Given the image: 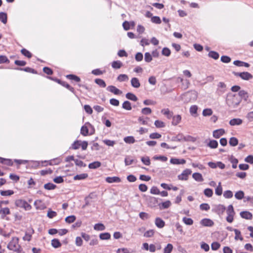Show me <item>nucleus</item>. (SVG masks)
Masks as SVG:
<instances>
[{"label":"nucleus","instance_id":"f257e3e1","mask_svg":"<svg viewBox=\"0 0 253 253\" xmlns=\"http://www.w3.org/2000/svg\"><path fill=\"white\" fill-rule=\"evenodd\" d=\"M241 102V98L237 94L229 93L226 98V103L231 109L236 108Z\"/></svg>","mask_w":253,"mask_h":253},{"label":"nucleus","instance_id":"f03ea898","mask_svg":"<svg viewBox=\"0 0 253 253\" xmlns=\"http://www.w3.org/2000/svg\"><path fill=\"white\" fill-rule=\"evenodd\" d=\"M198 97L197 92L195 91H190L185 92L181 95L182 101L185 104L195 101Z\"/></svg>","mask_w":253,"mask_h":253},{"label":"nucleus","instance_id":"7ed1b4c3","mask_svg":"<svg viewBox=\"0 0 253 253\" xmlns=\"http://www.w3.org/2000/svg\"><path fill=\"white\" fill-rule=\"evenodd\" d=\"M15 204L16 206L24 208L26 211L30 210L32 209V206L24 200H17L15 202Z\"/></svg>","mask_w":253,"mask_h":253},{"label":"nucleus","instance_id":"20e7f679","mask_svg":"<svg viewBox=\"0 0 253 253\" xmlns=\"http://www.w3.org/2000/svg\"><path fill=\"white\" fill-rule=\"evenodd\" d=\"M19 238L17 237H13L12 240L7 245V248L14 251L17 248L18 245Z\"/></svg>","mask_w":253,"mask_h":253},{"label":"nucleus","instance_id":"39448f33","mask_svg":"<svg viewBox=\"0 0 253 253\" xmlns=\"http://www.w3.org/2000/svg\"><path fill=\"white\" fill-rule=\"evenodd\" d=\"M191 173L192 171L190 169H187L183 170L181 174L178 175V179L181 180H187L189 175L191 174Z\"/></svg>","mask_w":253,"mask_h":253},{"label":"nucleus","instance_id":"423d86ee","mask_svg":"<svg viewBox=\"0 0 253 253\" xmlns=\"http://www.w3.org/2000/svg\"><path fill=\"white\" fill-rule=\"evenodd\" d=\"M236 77H240L242 79H250L253 78L252 75L248 72L234 73Z\"/></svg>","mask_w":253,"mask_h":253},{"label":"nucleus","instance_id":"0eeeda50","mask_svg":"<svg viewBox=\"0 0 253 253\" xmlns=\"http://www.w3.org/2000/svg\"><path fill=\"white\" fill-rule=\"evenodd\" d=\"M200 224L204 226L211 227L214 225V222L211 219L204 218L200 221Z\"/></svg>","mask_w":253,"mask_h":253},{"label":"nucleus","instance_id":"6e6552de","mask_svg":"<svg viewBox=\"0 0 253 253\" xmlns=\"http://www.w3.org/2000/svg\"><path fill=\"white\" fill-rule=\"evenodd\" d=\"M240 215L242 218L252 220L253 218L252 213L249 211H242L240 213Z\"/></svg>","mask_w":253,"mask_h":253},{"label":"nucleus","instance_id":"1a4fd4ad","mask_svg":"<svg viewBox=\"0 0 253 253\" xmlns=\"http://www.w3.org/2000/svg\"><path fill=\"white\" fill-rule=\"evenodd\" d=\"M28 232H26V235L28 236V238H26V236L23 237V240L24 241H30L31 240L32 234L35 233V231L31 227L27 229Z\"/></svg>","mask_w":253,"mask_h":253},{"label":"nucleus","instance_id":"9d476101","mask_svg":"<svg viewBox=\"0 0 253 253\" xmlns=\"http://www.w3.org/2000/svg\"><path fill=\"white\" fill-rule=\"evenodd\" d=\"M56 82H57L59 84L62 85L63 86H65L67 89L70 90L72 92H74V88L72 87L69 84L63 80H54Z\"/></svg>","mask_w":253,"mask_h":253},{"label":"nucleus","instance_id":"9b49d317","mask_svg":"<svg viewBox=\"0 0 253 253\" xmlns=\"http://www.w3.org/2000/svg\"><path fill=\"white\" fill-rule=\"evenodd\" d=\"M178 86L183 89H186L189 87L190 84L189 80H177Z\"/></svg>","mask_w":253,"mask_h":253},{"label":"nucleus","instance_id":"f8f14e48","mask_svg":"<svg viewBox=\"0 0 253 253\" xmlns=\"http://www.w3.org/2000/svg\"><path fill=\"white\" fill-rule=\"evenodd\" d=\"M240 97L241 98V100L243 99L245 101L247 102L249 98V94L248 93L244 90H241L239 91L238 94Z\"/></svg>","mask_w":253,"mask_h":253},{"label":"nucleus","instance_id":"ddd939ff","mask_svg":"<svg viewBox=\"0 0 253 253\" xmlns=\"http://www.w3.org/2000/svg\"><path fill=\"white\" fill-rule=\"evenodd\" d=\"M225 133L224 129L220 128L213 131V136L215 138H219Z\"/></svg>","mask_w":253,"mask_h":253},{"label":"nucleus","instance_id":"4468645a","mask_svg":"<svg viewBox=\"0 0 253 253\" xmlns=\"http://www.w3.org/2000/svg\"><path fill=\"white\" fill-rule=\"evenodd\" d=\"M107 89L115 95H121L122 93V91L121 90L113 85H110L108 86Z\"/></svg>","mask_w":253,"mask_h":253},{"label":"nucleus","instance_id":"2eb2a0df","mask_svg":"<svg viewBox=\"0 0 253 253\" xmlns=\"http://www.w3.org/2000/svg\"><path fill=\"white\" fill-rule=\"evenodd\" d=\"M170 163L173 165H183L186 163V161L184 159H177L172 158L170 160Z\"/></svg>","mask_w":253,"mask_h":253},{"label":"nucleus","instance_id":"dca6fc26","mask_svg":"<svg viewBox=\"0 0 253 253\" xmlns=\"http://www.w3.org/2000/svg\"><path fill=\"white\" fill-rule=\"evenodd\" d=\"M105 180L107 182L109 183L114 182L118 183L121 181V178L118 176L107 177L106 178Z\"/></svg>","mask_w":253,"mask_h":253},{"label":"nucleus","instance_id":"f3484780","mask_svg":"<svg viewBox=\"0 0 253 253\" xmlns=\"http://www.w3.org/2000/svg\"><path fill=\"white\" fill-rule=\"evenodd\" d=\"M171 202L170 201L168 200L164 202H162L158 204L159 209L162 210L164 209H168L171 206Z\"/></svg>","mask_w":253,"mask_h":253},{"label":"nucleus","instance_id":"a211bd4d","mask_svg":"<svg viewBox=\"0 0 253 253\" xmlns=\"http://www.w3.org/2000/svg\"><path fill=\"white\" fill-rule=\"evenodd\" d=\"M226 208L224 206L219 204L217 205L215 209V212L218 215L223 214Z\"/></svg>","mask_w":253,"mask_h":253},{"label":"nucleus","instance_id":"6ab92c4d","mask_svg":"<svg viewBox=\"0 0 253 253\" xmlns=\"http://www.w3.org/2000/svg\"><path fill=\"white\" fill-rule=\"evenodd\" d=\"M10 214V211L8 208H1L0 210V214L1 218L3 219L6 215Z\"/></svg>","mask_w":253,"mask_h":253},{"label":"nucleus","instance_id":"aec40b11","mask_svg":"<svg viewBox=\"0 0 253 253\" xmlns=\"http://www.w3.org/2000/svg\"><path fill=\"white\" fill-rule=\"evenodd\" d=\"M155 224L157 227L162 228L165 225V221L160 217H156L155 219Z\"/></svg>","mask_w":253,"mask_h":253},{"label":"nucleus","instance_id":"412c9836","mask_svg":"<svg viewBox=\"0 0 253 253\" xmlns=\"http://www.w3.org/2000/svg\"><path fill=\"white\" fill-rule=\"evenodd\" d=\"M172 125L173 126L177 125L181 120V117L180 115L172 116Z\"/></svg>","mask_w":253,"mask_h":253},{"label":"nucleus","instance_id":"4be33fe9","mask_svg":"<svg viewBox=\"0 0 253 253\" xmlns=\"http://www.w3.org/2000/svg\"><path fill=\"white\" fill-rule=\"evenodd\" d=\"M243 123V121L242 119L239 118H234L231 119L229 121V124L231 126H235V125H240L242 124Z\"/></svg>","mask_w":253,"mask_h":253},{"label":"nucleus","instance_id":"5701e85b","mask_svg":"<svg viewBox=\"0 0 253 253\" xmlns=\"http://www.w3.org/2000/svg\"><path fill=\"white\" fill-rule=\"evenodd\" d=\"M192 177L197 181L202 182L204 181L202 175L200 173L195 172L192 174Z\"/></svg>","mask_w":253,"mask_h":253},{"label":"nucleus","instance_id":"b1692460","mask_svg":"<svg viewBox=\"0 0 253 253\" xmlns=\"http://www.w3.org/2000/svg\"><path fill=\"white\" fill-rule=\"evenodd\" d=\"M101 166V162L99 161H95L90 163L88 165V168L90 169H96L99 168Z\"/></svg>","mask_w":253,"mask_h":253},{"label":"nucleus","instance_id":"393cba45","mask_svg":"<svg viewBox=\"0 0 253 253\" xmlns=\"http://www.w3.org/2000/svg\"><path fill=\"white\" fill-rule=\"evenodd\" d=\"M51 246L55 249L61 247L62 244L58 239H53L51 240Z\"/></svg>","mask_w":253,"mask_h":253},{"label":"nucleus","instance_id":"a878e982","mask_svg":"<svg viewBox=\"0 0 253 253\" xmlns=\"http://www.w3.org/2000/svg\"><path fill=\"white\" fill-rule=\"evenodd\" d=\"M218 145V142L215 140H211L207 144V146L210 147L211 149H215L217 148Z\"/></svg>","mask_w":253,"mask_h":253},{"label":"nucleus","instance_id":"bb28decb","mask_svg":"<svg viewBox=\"0 0 253 253\" xmlns=\"http://www.w3.org/2000/svg\"><path fill=\"white\" fill-rule=\"evenodd\" d=\"M161 113L164 115H166L168 119L171 118L173 116V112H170L169 109H162L161 110Z\"/></svg>","mask_w":253,"mask_h":253},{"label":"nucleus","instance_id":"cd10ccee","mask_svg":"<svg viewBox=\"0 0 253 253\" xmlns=\"http://www.w3.org/2000/svg\"><path fill=\"white\" fill-rule=\"evenodd\" d=\"M238 139L235 137H232L230 138L229 141V145L232 147H235L238 144Z\"/></svg>","mask_w":253,"mask_h":253},{"label":"nucleus","instance_id":"c85d7f7f","mask_svg":"<svg viewBox=\"0 0 253 253\" xmlns=\"http://www.w3.org/2000/svg\"><path fill=\"white\" fill-rule=\"evenodd\" d=\"M14 191L12 190H0V194L2 196H11L14 194Z\"/></svg>","mask_w":253,"mask_h":253},{"label":"nucleus","instance_id":"c756f323","mask_svg":"<svg viewBox=\"0 0 253 253\" xmlns=\"http://www.w3.org/2000/svg\"><path fill=\"white\" fill-rule=\"evenodd\" d=\"M127 99L133 101H136L138 100L136 96L131 92H128L126 94Z\"/></svg>","mask_w":253,"mask_h":253},{"label":"nucleus","instance_id":"7c9ffc66","mask_svg":"<svg viewBox=\"0 0 253 253\" xmlns=\"http://www.w3.org/2000/svg\"><path fill=\"white\" fill-rule=\"evenodd\" d=\"M88 175L87 173H82L80 174H77L74 177V180H82L88 177Z\"/></svg>","mask_w":253,"mask_h":253},{"label":"nucleus","instance_id":"2f4dec72","mask_svg":"<svg viewBox=\"0 0 253 253\" xmlns=\"http://www.w3.org/2000/svg\"><path fill=\"white\" fill-rule=\"evenodd\" d=\"M198 106L197 105H192L190 108V113L191 115L196 117L197 116Z\"/></svg>","mask_w":253,"mask_h":253},{"label":"nucleus","instance_id":"473e14b6","mask_svg":"<svg viewBox=\"0 0 253 253\" xmlns=\"http://www.w3.org/2000/svg\"><path fill=\"white\" fill-rule=\"evenodd\" d=\"M99 238L102 240H109L111 238V235L108 232L102 233L99 234Z\"/></svg>","mask_w":253,"mask_h":253},{"label":"nucleus","instance_id":"72a5a7b5","mask_svg":"<svg viewBox=\"0 0 253 253\" xmlns=\"http://www.w3.org/2000/svg\"><path fill=\"white\" fill-rule=\"evenodd\" d=\"M43 187L45 189L48 190H54L57 187L55 184H54L50 182H48L47 183L45 184Z\"/></svg>","mask_w":253,"mask_h":253},{"label":"nucleus","instance_id":"f704fd0d","mask_svg":"<svg viewBox=\"0 0 253 253\" xmlns=\"http://www.w3.org/2000/svg\"><path fill=\"white\" fill-rule=\"evenodd\" d=\"M124 141L127 144H133L135 142V140L133 136H128L125 137L124 139Z\"/></svg>","mask_w":253,"mask_h":253},{"label":"nucleus","instance_id":"c9c22d12","mask_svg":"<svg viewBox=\"0 0 253 253\" xmlns=\"http://www.w3.org/2000/svg\"><path fill=\"white\" fill-rule=\"evenodd\" d=\"M122 108L126 110H131L132 109L131 103L128 101H124L122 105Z\"/></svg>","mask_w":253,"mask_h":253},{"label":"nucleus","instance_id":"e433bc0d","mask_svg":"<svg viewBox=\"0 0 253 253\" xmlns=\"http://www.w3.org/2000/svg\"><path fill=\"white\" fill-rule=\"evenodd\" d=\"M94 229L97 231H103L105 229V226L101 223H96L94 226Z\"/></svg>","mask_w":253,"mask_h":253},{"label":"nucleus","instance_id":"4c0bfd02","mask_svg":"<svg viewBox=\"0 0 253 253\" xmlns=\"http://www.w3.org/2000/svg\"><path fill=\"white\" fill-rule=\"evenodd\" d=\"M123 66V63L120 61H115L112 63V67L114 69H120Z\"/></svg>","mask_w":253,"mask_h":253},{"label":"nucleus","instance_id":"58836bf2","mask_svg":"<svg viewBox=\"0 0 253 253\" xmlns=\"http://www.w3.org/2000/svg\"><path fill=\"white\" fill-rule=\"evenodd\" d=\"M21 53L22 55L27 57L28 58H31L32 56V54L25 48L22 49L21 50Z\"/></svg>","mask_w":253,"mask_h":253},{"label":"nucleus","instance_id":"ea45409f","mask_svg":"<svg viewBox=\"0 0 253 253\" xmlns=\"http://www.w3.org/2000/svg\"><path fill=\"white\" fill-rule=\"evenodd\" d=\"M234 231L235 232V240H240L241 241L243 240V238L241 236V233L240 230L238 229H234Z\"/></svg>","mask_w":253,"mask_h":253},{"label":"nucleus","instance_id":"a19ab883","mask_svg":"<svg viewBox=\"0 0 253 253\" xmlns=\"http://www.w3.org/2000/svg\"><path fill=\"white\" fill-rule=\"evenodd\" d=\"M92 74L96 76H100L105 73V70H101L100 69H96L93 70L91 72Z\"/></svg>","mask_w":253,"mask_h":253},{"label":"nucleus","instance_id":"79ce46f5","mask_svg":"<svg viewBox=\"0 0 253 253\" xmlns=\"http://www.w3.org/2000/svg\"><path fill=\"white\" fill-rule=\"evenodd\" d=\"M7 20V16L4 12H0V21L3 24H6Z\"/></svg>","mask_w":253,"mask_h":253},{"label":"nucleus","instance_id":"37998d69","mask_svg":"<svg viewBox=\"0 0 253 253\" xmlns=\"http://www.w3.org/2000/svg\"><path fill=\"white\" fill-rule=\"evenodd\" d=\"M137 161L134 159H131L129 156H127L125 159V163L126 166H129L133 163H136Z\"/></svg>","mask_w":253,"mask_h":253},{"label":"nucleus","instance_id":"c03bdc74","mask_svg":"<svg viewBox=\"0 0 253 253\" xmlns=\"http://www.w3.org/2000/svg\"><path fill=\"white\" fill-rule=\"evenodd\" d=\"M76 219V216L74 215H70L65 218V221L68 223H71L74 222Z\"/></svg>","mask_w":253,"mask_h":253},{"label":"nucleus","instance_id":"a18cd8bd","mask_svg":"<svg viewBox=\"0 0 253 253\" xmlns=\"http://www.w3.org/2000/svg\"><path fill=\"white\" fill-rule=\"evenodd\" d=\"M235 197L238 200H242L244 198V192L240 190L235 193Z\"/></svg>","mask_w":253,"mask_h":253},{"label":"nucleus","instance_id":"49530a36","mask_svg":"<svg viewBox=\"0 0 253 253\" xmlns=\"http://www.w3.org/2000/svg\"><path fill=\"white\" fill-rule=\"evenodd\" d=\"M81 133L83 136H87L88 135V129L85 125L82 126L81 128Z\"/></svg>","mask_w":253,"mask_h":253},{"label":"nucleus","instance_id":"de8ad7c7","mask_svg":"<svg viewBox=\"0 0 253 253\" xmlns=\"http://www.w3.org/2000/svg\"><path fill=\"white\" fill-rule=\"evenodd\" d=\"M141 161L146 166H149L151 164L150 160L148 156L141 157Z\"/></svg>","mask_w":253,"mask_h":253},{"label":"nucleus","instance_id":"09e8293b","mask_svg":"<svg viewBox=\"0 0 253 253\" xmlns=\"http://www.w3.org/2000/svg\"><path fill=\"white\" fill-rule=\"evenodd\" d=\"M154 125L157 128H162L165 126V123L163 121L160 120H156L155 121Z\"/></svg>","mask_w":253,"mask_h":253},{"label":"nucleus","instance_id":"8fccbe9b","mask_svg":"<svg viewBox=\"0 0 253 253\" xmlns=\"http://www.w3.org/2000/svg\"><path fill=\"white\" fill-rule=\"evenodd\" d=\"M215 194L218 196L221 195L222 193V188L221 185V182H219L218 186L215 188Z\"/></svg>","mask_w":253,"mask_h":253},{"label":"nucleus","instance_id":"3c124183","mask_svg":"<svg viewBox=\"0 0 253 253\" xmlns=\"http://www.w3.org/2000/svg\"><path fill=\"white\" fill-rule=\"evenodd\" d=\"M172 249V245L171 244H168L164 249V253H171Z\"/></svg>","mask_w":253,"mask_h":253},{"label":"nucleus","instance_id":"603ef678","mask_svg":"<svg viewBox=\"0 0 253 253\" xmlns=\"http://www.w3.org/2000/svg\"><path fill=\"white\" fill-rule=\"evenodd\" d=\"M183 222L187 225H191L193 224V220L191 218L184 217L182 219Z\"/></svg>","mask_w":253,"mask_h":253},{"label":"nucleus","instance_id":"864d4df0","mask_svg":"<svg viewBox=\"0 0 253 253\" xmlns=\"http://www.w3.org/2000/svg\"><path fill=\"white\" fill-rule=\"evenodd\" d=\"M204 194L208 197H211L213 195V191L211 188H206L204 191Z\"/></svg>","mask_w":253,"mask_h":253},{"label":"nucleus","instance_id":"5fc2aeb1","mask_svg":"<svg viewBox=\"0 0 253 253\" xmlns=\"http://www.w3.org/2000/svg\"><path fill=\"white\" fill-rule=\"evenodd\" d=\"M183 134L182 133H179L176 136H173L171 138V141H181L183 140Z\"/></svg>","mask_w":253,"mask_h":253},{"label":"nucleus","instance_id":"6e6d98bb","mask_svg":"<svg viewBox=\"0 0 253 253\" xmlns=\"http://www.w3.org/2000/svg\"><path fill=\"white\" fill-rule=\"evenodd\" d=\"M209 57L214 59H217L219 58V54L217 52L213 51H211L209 52L208 54Z\"/></svg>","mask_w":253,"mask_h":253},{"label":"nucleus","instance_id":"4d7b16f0","mask_svg":"<svg viewBox=\"0 0 253 253\" xmlns=\"http://www.w3.org/2000/svg\"><path fill=\"white\" fill-rule=\"evenodd\" d=\"M212 114V111L210 108H207L204 109L203 111V115L204 116H210Z\"/></svg>","mask_w":253,"mask_h":253},{"label":"nucleus","instance_id":"13d9d810","mask_svg":"<svg viewBox=\"0 0 253 253\" xmlns=\"http://www.w3.org/2000/svg\"><path fill=\"white\" fill-rule=\"evenodd\" d=\"M226 212L227 214H235V212L234 211V208L232 205H230L228 206L226 211Z\"/></svg>","mask_w":253,"mask_h":253},{"label":"nucleus","instance_id":"bf43d9fd","mask_svg":"<svg viewBox=\"0 0 253 253\" xmlns=\"http://www.w3.org/2000/svg\"><path fill=\"white\" fill-rule=\"evenodd\" d=\"M151 21L152 23L157 24H161L162 22L160 17L157 16H155L152 17V18L151 19Z\"/></svg>","mask_w":253,"mask_h":253},{"label":"nucleus","instance_id":"052dcab7","mask_svg":"<svg viewBox=\"0 0 253 253\" xmlns=\"http://www.w3.org/2000/svg\"><path fill=\"white\" fill-rule=\"evenodd\" d=\"M183 140L185 141H191L194 142L196 141V138L191 135H187L186 136L183 135Z\"/></svg>","mask_w":253,"mask_h":253},{"label":"nucleus","instance_id":"680f3d73","mask_svg":"<svg viewBox=\"0 0 253 253\" xmlns=\"http://www.w3.org/2000/svg\"><path fill=\"white\" fill-rule=\"evenodd\" d=\"M81 141L80 140H76L72 145V148L75 150H77L81 146Z\"/></svg>","mask_w":253,"mask_h":253},{"label":"nucleus","instance_id":"e2e57ef3","mask_svg":"<svg viewBox=\"0 0 253 253\" xmlns=\"http://www.w3.org/2000/svg\"><path fill=\"white\" fill-rule=\"evenodd\" d=\"M220 247V244L217 242H214L211 245V248L212 250L216 251Z\"/></svg>","mask_w":253,"mask_h":253},{"label":"nucleus","instance_id":"0e129e2a","mask_svg":"<svg viewBox=\"0 0 253 253\" xmlns=\"http://www.w3.org/2000/svg\"><path fill=\"white\" fill-rule=\"evenodd\" d=\"M200 209L202 211H208L210 209V205L207 203H203L200 205Z\"/></svg>","mask_w":253,"mask_h":253},{"label":"nucleus","instance_id":"69168bd1","mask_svg":"<svg viewBox=\"0 0 253 253\" xmlns=\"http://www.w3.org/2000/svg\"><path fill=\"white\" fill-rule=\"evenodd\" d=\"M56 215L57 213L55 211H52L50 209H49L47 213V216L49 218H52Z\"/></svg>","mask_w":253,"mask_h":253},{"label":"nucleus","instance_id":"338daca9","mask_svg":"<svg viewBox=\"0 0 253 253\" xmlns=\"http://www.w3.org/2000/svg\"><path fill=\"white\" fill-rule=\"evenodd\" d=\"M233 193L230 190H226L223 193V196L225 198H231L233 197Z\"/></svg>","mask_w":253,"mask_h":253},{"label":"nucleus","instance_id":"774afa93","mask_svg":"<svg viewBox=\"0 0 253 253\" xmlns=\"http://www.w3.org/2000/svg\"><path fill=\"white\" fill-rule=\"evenodd\" d=\"M53 181L56 183L59 184L64 182V179L62 176H59L53 178Z\"/></svg>","mask_w":253,"mask_h":253}]
</instances>
